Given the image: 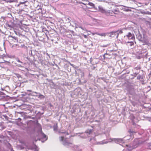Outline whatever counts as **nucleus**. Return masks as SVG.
<instances>
[{"label": "nucleus", "mask_w": 151, "mask_h": 151, "mask_svg": "<svg viewBox=\"0 0 151 151\" xmlns=\"http://www.w3.org/2000/svg\"><path fill=\"white\" fill-rule=\"evenodd\" d=\"M141 68L140 65H138L137 67H135L134 69V70H140Z\"/></svg>", "instance_id": "6e6552de"}, {"label": "nucleus", "mask_w": 151, "mask_h": 151, "mask_svg": "<svg viewBox=\"0 0 151 151\" xmlns=\"http://www.w3.org/2000/svg\"><path fill=\"white\" fill-rule=\"evenodd\" d=\"M134 74L135 75V76H136L137 74L138 73H134Z\"/></svg>", "instance_id": "4be33fe9"}, {"label": "nucleus", "mask_w": 151, "mask_h": 151, "mask_svg": "<svg viewBox=\"0 0 151 151\" xmlns=\"http://www.w3.org/2000/svg\"><path fill=\"white\" fill-rule=\"evenodd\" d=\"M61 133L62 134H65V132H61Z\"/></svg>", "instance_id": "412c9836"}, {"label": "nucleus", "mask_w": 151, "mask_h": 151, "mask_svg": "<svg viewBox=\"0 0 151 151\" xmlns=\"http://www.w3.org/2000/svg\"><path fill=\"white\" fill-rule=\"evenodd\" d=\"M140 78H141V76L140 75H138L137 77V79H140Z\"/></svg>", "instance_id": "dca6fc26"}, {"label": "nucleus", "mask_w": 151, "mask_h": 151, "mask_svg": "<svg viewBox=\"0 0 151 151\" xmlns=\"http://www.w3.org/2000/svg\"><path fill=\"white\" fill-rule=\"evenodd\" d=\"M96 34L98 35L101 36H104L105 37L106 35V34L105 33H102L101 34H99L98 33H96Z\"/></svg>", "instance_id": "9d476101"}, {"label": "nucleus", "mask_w": 151, "mask_h": 151, "mask_svg": "<svg viewBox=\"0 0 151 151\" xmlns=\"http://www.w3.org/2000/svg\"><path fill=\"white\" fill-rule=\"evenodd\" d=\"M116 32H119V33H117V37H118L119 36V33L121 34V33H123V32L122 31V30H118Z\"/></svg>", "instance_id": "f8f14e48"}, {"label": "nucleus", "mask_w": 151, "mask_h": 151, "mask_svg": "<svg viewBox=\"0 0 151 151\" xmlns=\"http://www.w3.org/2000/svg\"><path fill=\"white\" fill-rule=\"evenodd\" d=\"M41 134L42 137L43 139H47V138L46 137V136L45 134L44 133L41 132Z\"/></svg>", "instance_id": "1a4fd4ad"}, {"label": "nucleus", "mask_w": 151, "mask_h": 151, "mask_svg": "<svg viewBox=\"0 0 151 151\" xmlns=\"http://www.w3.org/2000/svg\"><path fill=\"white\" fill-rule=\"evenodd\" d=\"M19 147L21 149H23L24 148H26L28 149H32L31 147H28L27 145L25 143L22 144L21 145H20Z\"/></svg>", "instance_id": "20e7f679"}, {"label": "nucleus", "mask_w": 151, "mask_h": 151, "mask_svg": "<svg viewBox=\"0 0 151 151\" xmlns=\"http://www.w3.org/2000/svg\"><path fill=\"white\" fill-rule=\"evenodd\" d=\"M114 14L113 10H109V11H106V14L107 16H113Z\"/></svg>", "instance_id": "423d86ee"}, {"label": "nucleus", "mask_w": 151, "mask_h": 151, "mask_svg": "<svg viewBox=\"0 0 151 151\" xmlns=\"http://www.w3.org/2000/svg\"><path fill=\"white\" fill-rule=\"evenodd\" d=\"M84 4L86 5V7L88 8H91L94 7L95 6L94 4L91 2H88Z\"/></svg>", "instance_id": "7ed1b4c3"}, {"label": "nucleus", "mask_w": 151, "mask_h": 151, "mask_svg": "<svg viewBox=\"0 0 151 151\" xmlns=\"http://www.w3.org/2000/svg\"><path fill=\"white\" fill-rule=\"evenodd\" d=\"M92 132V129H87V130H86V132H85L86 133H88L89 134H90L91 132Z\"/></svg>", "instance_id": "9b49d317"}, {"label": "nucleus", "mask_w": 151, "mask_h": 151, "mask_svg": "<svg viewBox=\"0 0 151 151\" xmlns=\"http://www.w3.org/2000/svg\"><path fill=\"white\" fill-rule=\"evenodd\" d=\"M127 43H129V45L130 46H132L134 45V42H127Z\"/></svg>", "instance_id": "ddd939ff"}, {"label": "nucleus", "mask_w": 151, "mask_h": 151, "mask_svg": "<svg viewBox=\"0 0 151 151\" xmlns=\"http://www.w3.org/2000/svg\"><path fill=\"white\" fill-rule=\"evenodd\" d=\"M60 140L61 141H63V145L65 146H68L72 144V143L66 141L65 140H64V137L61 136L59 137Z\"/></svg>", "instance_id": "f257e3e1"}, {"label": "nucleus", "mask_w": 151, "mask_h": 151, "mask_svg": "<svg viewBox=\"0 0 151 151\" xmlns=\"http://www.w3.org/2000/svg\"><path fill=\"white\" fill-rule=\"evenodd\" d=\"M66 135H68L69 134V133L68 132H65Z\"/></svg>", "instance_id": "6ab92c4d"}, {"label": "nucleus", "mask_w": 151, "mask_h": 151, "mask_svg": "<svg viewBox=\"0 0 151 151\" xmlns=\"http://www.w3.org/2000/svg\"><path fill=\"white\" fill-rule=\"evenodd\" d=\"M113 11L114 14H116L119 13V9L117 8H116L113 9Z\"/></svg>", "instance_id": "0eeeda50"}, {"label": "nucleus", "mask_w": 151, "mask_h": 151, "mask_svg": "<svg viewBox=\"0 0 151 151\" xmlns=\"http://www.w3.org/2000/svg\"><path fill=\"white\" fill-rule=\"evenodd\" d=\"M117 33V32H112L110 33L111 35H110V36H112L113 35H115L116 33Z\"/></svg>", "instance_id": "4468645a"}, {"label": "nucleus", "mask_w": 151, "mask_h": 151, "mask_svg": "<svg viewBox=\"0 0 151 151\" xmlns=\"http://www.w3.org/2000/svg\"><path fill=\"white\" fill-rule=\"evenodd\" d=\"M99 11L103 13H105V14L106 11L105 10V9L103 8L101 6H99Z\"/></svg>", "instance_id": "39448f33"}, {"label": "nucleus", "mask_w": 151, "mask_h": 151, "mask_svg": "<svg viewBox=\"0 0 151 151\" xmlns=\"http://www.w3.org/2000/svg\"><path fill=\"white\" fill-rule=\"evenodd\" d=\"M129 133H135L136 132H134V131H131V130H129Z\"/></svg>", "instance_id": "f3484780"}, {"label": "nucleus", "mask_w": 151, "mask_h": 151, "mask_svg": "<svg viewBox=\"0 0 151 151\" xmlns=\"http://www.w3.org/2000/svg\"><path fill=\"white\" fill-rule=\"evenodd\" d=\"M83 36L85 38H87V36L86 35H83Z\"/></svg>", "instance_id": "a211bd4d"}, {"label": "nucleus", "mask_w": 151, "mask_h": 151, "mask_svg": "<svg viewBox=\"0 0 151 151\" xmlns=\"http://www.w3.org/2000/svg\"><path fill=\"white\" fill-rule=\"evenodd\" d=\"M127 37L129 40H134L135 39V37L134 35L132 34L130 32H129L127 35L124 36V37Z\"/></svg>", "instance_id": "f03ea898"}, {"label": "nucleus", "mask_w": 151, "mask_h": 151, "mask_svg": "<svg viewBox=\"0 0 151 151\" xmlns=\"http://www.w3.org/2000/svg\"><path fill=\"white\" fill-rule=\"evenodd\" d=\"M96 33H92V35H95V34H96Z\"/></svg>", "instance_id": "aec40b11"}, {"label": "nucleus", "mask_w": 151, "mask_h": 151, "mask_svg": "<svg viewBox=\"0 0 151 151\" xmlns=\"http://www.w3.org/2000/svg\"><path fill=\"white\" fill-rule=\"evenodd\" d=\"M123 10L124 11H126V12H128L129 11H131V10L128 9L127 8H124L123 9Z\"/></svg>", "instance_id": "2eb2a0df"}]
</instances>
